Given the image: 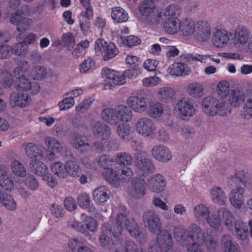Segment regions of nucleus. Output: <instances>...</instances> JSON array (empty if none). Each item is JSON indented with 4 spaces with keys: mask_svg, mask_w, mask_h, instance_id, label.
<instances>
[{
    "mask_svg": "<svg viewBox=\"0 0 252 252\" xmlns=\"http://www.w3.org/2000/svg\"><path fill=\"white\" fill-rule=\"evenodd\" d=\"M241 116L246 119L252 118V90L244 94V105Z\"/></svg>",
    "mask_w": 252,
    "mask_h": 252,
    "instance_id": "30",
    "label": "nucleus"
},
{
    "mask_svg": "<svg viewBox=\"0 0 252 252\" xmlns=\"http://www.w3.org/2000/svg\"><path fill=\"white\" fill-rule=\"evenodd\" d=\"M182 13V9L179 5L170 4V6L165 10L166 21L164 22V31L171 34L180 32L184 36L193 35L196 22L189 18H185L181 21L179 18Z\"/></svg>",
    "mask_w": 252,
    "mask_h": 252,
    "instance_id": "1",
    "label": "nucleus"
},
{
    "mask_svg": "<svg viewBox=\"0 0 252 252\" xmlns=\"http://www.w3.org/2000/svg\"><path fill=\"white\" fill-rule=\"evenodd\" d=\"M127 104L134 112L141 113L147 108L144 97L130 96L127 100Z\"/></svg>",
    "mask_w": 252,
    "mask_h": 252,
    "instance_id": "24",
    "label": "nucleus"
},
{
    "mask_svg": "<svg viewBox=\"0 0 252 252\" xmlns=\"http://www.w3.org/2000/svg\"><path fill=\"white\" fill-rule=\"evenodd\" d=\"M92 132L94 136L102 140L108 139L111 134L110 127L106 124L97 122L92 127Z\"/></svg>",
    "mask_w": 252,
    "mask_h": 252,
    "instance_id": "23",
    "label": "nucleus"
},
{
    "mask_svg": "<svg viewBox=\"0 0 252 252\" xmlns=\"http://www.w3.org/2000/svg\"><path fill=\"white\" fill-rule=\"evenodd\" d=\"M211 28L209 24L205 21L196 22V27L193 34L194 38L200 43L207 42L210 38Z\"/></svg>",
    "mask_w": 252,
    "mask_h": 252,
    "instance_id": "11",
    "label": "nucleus"
},
{
    "mask_svg": "<svg viewBox=\"0 0 252 252\" xmlns=\"http://www.w3.org/2000/svg\"><path fill=\"white\" fill-rule=\"evenodd\" d=\"M47 74L46 68L41 65H36L34 66L30 71V76L34 80H42L44 79Z\"/></svg>",
    "mask_w": 252,
    "mask_h": 252,
    "instance_id": "44",
    "label": "nucleus"
},
{
    "mask_svg": "<svg viewBox=\"0 0 252 252\" xmlns=\"http://www.w3.org/2000/svg\"><path fill=\"white\" fill-rule=\"evenodd\" d=\"M31 171L36 175L42 177L48 171L47 165L43 162L37 159L32 160L30 163Z\"/></svg>",
    "mask_w": 252,
    "mask_h": 252,
    "instance_id": "39",
    "label": "nucleus"
},
{
    "mask_svg": "<svg viewBox=\"0 0 252 252\" xmlns=\"http://www.w3.org/2000/svg\"><path fill=\"white\" fill-rule=\"evenodd\" d=\"M147 184L148 189L151 192L159 193L164 190L166 181L162 175L156 174L148 178Z\"/></svg>",
    "mask_w": 252,
    "mask_h": 252,
    "instance_id": "15",
    "label": "nucleus"
},
{
    "mask_svg": "<svg viewBox=\"0 0 252 252\" xmlns=\"http://www.w3.org/2000/svg\"><path fill=\"white\" fill-rule=\"evenodd\" d=\"M102 119L110 125H117L115 108H105L101 112Z\"/></svg>",
    "mask_w": 252,
    "mask_h": 252,
    "instance_id": "45",
    "label": "nucleus"
},
{
    "mask_svg": "<svg viewBox=\"0 0 252 252\" xmlns=\"http://www.w3.org/2000/svg\"><path fill=\"white\" fill-rule=\"evenodd\" d=\"M220 247L223 252H240L238 245L229 235H224L222 236Z\"/></svg>",
    "mask_w": 252,
    "mask_h": 252,
    "instance_id": "27",
    "label": "nucleus"
},
{
    "mask_svg": "<svg viewBox=\"0 0 252 252\" xmlns=\"http://www.w3.org/2000/svg\"><path fill=\"white\" fill-rule=\"evenodd\" d=\"M211 198L214 203L220 205H224L227 200L226 195L221 188L214 187L211 190Z\"/></svg>",
    "mask_w": 252,
    "mask_h": 252,
    "instance_id": "36",
    "label": "nucleus"
},
{
    "mask_svg": "<svg viewBox=\"0 0 252 252\" xmlns=\"http://www.w3.org/2000/svg\"><path fill=\"white\" fill-rule=\"evenodd\" d=\"M109 189L106 187L100 186L94 190L93 199L97 204H102L109 198Z\"/></svg>",
    "mask_w": 252,
    "mask_h": 252,
    "instance_id": "33",
    "label": "nucleus"
},
{
    "mask_svg": "<svg viewBox=\"0 0 252 252\" xmlns=\"http://www.w3.org/2000/svg\"><path fill=\"white\" fill-rule=\"evenodd\" d=\"M151 155L154 158L161 162H166L171 160L172 157L170 150L164 145L158 144L153 147Z\"/></svg>",
    "mask_w": 252,
    "mask_h": 252,
    "instance_id": "16",
    "label": "nucleus"
},
{
    "mask_svg": "<svg viewBox=\"0 0 252 252\" xmlns=\"http://www.w3.org/2000/svg\"><path fill=\"white\" fill-rule=\"evenodd\" d=\"M7 72L2 76L0 80L1 85L5 88L10 87L14 82V77L9 69H8Z\"/></svg>",
    "mask_w": 252,
    "mask_h": 252,
    "instance_id": "64",
    "label": "nucleus"
},
{
    "mask_svg": "<svg viewBox=\"0 0 252 252\" xmlns=\"http://www.w3.org/2000/svg\"><path fill=\"white\" fill-rule=\"evenodd\" d=\"M86 137L82 135L76 134L74 135L72 144L73 147L80 153H84L89 150L91 145L85 142Z\"/></svg>",
    "mask_w": 252,
    "mask_h": 252,
    "instance_id": "32",
    "label": "nucleus"
},
{
    "mask_svg": "<svg viewBox=\"0 0 252 252\" xmlns=\"http://www.w3.org/2000/svg\"><path fill=\"white\" fill-rule=\"evenodd\" d=\"M12 173L16 177L24 178L27 176V171L24 164L17 159L13 160L10 165Z\"/></svg>",
    "mask_w": 252,
    "mask_h": 252,
    "instance_id": "35",
    "label": "nucleus"
},
{
    "mask_svg": "<svg viewBox=\"0 0 252 252\" xmlns=\"http://www.w3.org/2000/svg\"><path fill=\"white\" fill-rule=\"evenodd\" d=\"M250 29L246 26L239 25L233 31V36L232 38V44L239 50L246 46L251 36Z\"/></svg>",
    "mask_w": 252,
    "mask_h": 252,
    "instance_id": "9",
    "label": "nucleus"
},
{
    "mask_svg": "<svg viewBox=\"0 0 252 252\" xmlns=\"http://www.w3.org/2000/svg\"><path fill=\"white\" fill-rule=\"evenodd\" d=\"M245 189L239 186L232 189L229 194V200L231 204L236 209H240L243 205L245 199Z\"/></svg>",
    "mask_w": 252,
    "mask_h": 252,
    "instance_id": "18",
    "label": "nucleus"
},
{
    "mask_svg": "<svg viewBox=\"0 0 252 252\" xmlns=\"http://www.w3.org/2000/svg\"><path fill=\"white\" fill-rule=\"evenodd\" d=\"M15 88L17 90L24 91L31 90V93L33 94H37L40 90V86L37 82L32 83L31 81L25 77H22L16 81Z\"/></svg>",
    "mask_w": 252,
    "mask_h": 252,
    "instance_id": "20",
    "label": "nucleus"
},
{
    "mask_svg": "<svg viewBox=\"0 0 252 252\" xmlns=\"http://www.w3.org/2000/svg\"><path fill=\"white\" fill-rule=\"evenodd\" d=\"M143 223L147 226L149 231L157 234L161 230V221L158 214L155 211H146L143 215Z\"/></svg>",
    "mask_w": 252,
    "mask_h": 252,
    "instance_id": "10",
    "label": "nucleus"
},
{
    "mask_svg": "<svg viewBox=\"0 0 252 252\" xmlns=\"http://www.w3.org/2000/svg\"><path fill=\"white\" fill-rule=\"evenodd\" d=\"M157 242L158 245L165 251H167L172 246V238L171 234L166 230L161 229L157 233Z\"/></svg>",
    "mask_w": 252,
    "mask_h": 252,
    "instance_id": "25",
    "label": "nucleus"
},
{
    "mask_svg": "<svg viewBox=\"0 0 252 252\" xmlns=\"http://www.w3.org/2000/svg\"><path fill=\"white\" fill-rule=\"evenodd\" d=\"M175 238L185 245L187 243L203 244L206 242L210 249H214L216 246V241L212 236L206 238L202 228L196 223H191L186 229L184 226L176 227L174 230Z\"/></svg>",
    "mask_w": 252,
    "mask_h": 252,
    "instance_id": "3",
    "label": "nucleus"
},
{
    "mask_svg": "<svg viewBox=\"0 0 252 252\" xmlns=\"http://www.w3.org/2000/svg\"><path fill=\"white\" fill-rule=\"evenodd\" d=\"M114 161V159L110 156L106 154L99 155L96 158L98 165L105 170L111 168L109 167L112 165Z\"/></svg>",
    "mask_w": 252,
    "mask_h": 252,
    "instance_id": "52",
    "label": "nucleus"
},
{
    "mask_svg": "<svg viewBox=\"0 0 252 252\" xmlns=\"http://www.w3.org/2000/svg\"><path fill=\"white\" fill-rule=\"evenodd\" d=\"M179 116L183 119L190 118L197 113V105L191 98L184 97L180 99L176 105Z\"/></svg>",
    "mask_w": 252,
    "mask_h": 252,
    "instance_id": "8",
    "label": "nucleus"
},
{
    "mask_svg": "<svg viewBox=\"0 0 252 252\" xmlns=\"http://www.w3.org/2000/svg\"><path fill=\"white\" fill-rule=\"evenodd\" d=\"M51 169L59 178H65L67 177L65 163L63 164L61 162H55L51 166Z\"/></svg>",
    "mask_w": 252,
    "mask_h": 252,
    "instance_id": "53",
    "label": "nucleus"
},
{
    "mask_svg": "<svg viewBox=\"0 0 252 252\" xmlns=\"http://www.w3.org/2000/svg\"><path fill=\"white\" fill-rule=\"evenodd\" d=\"M103 176L112 186L117 188L120 186V179L116 171L113 168H108L103 172Z\"/></svg>",
    "mask_w": 252,
    "mask_h": 252,
    "instance_id": "40",
    "label": "nucleus"
},
{
    "mask_svg": "<svg viewBox=\"0 0 252 252\" xmlns=\"http://www.w3.org/2000/svg\"><path fill=\"white\" fill-rule=\"evenodd\" d=\"M116 122H128L132 120L133 113L131 110L124 105H120L115 108Z\"/></svg>",
    "mask_w": 252,
    "mask_h": 252,
    "instance_id": "28",
    "label": "nucleus"
},
{
    "mask_svg": "<svg viewBox=\"0 0 252 252\" xmlns=\"http://www.w3.org/2000/svg\"><path fill=\"white\" fill-rule=\"evenodd\" d=\"M244 97L243 93L237 90H233L229 94L228 100L232 106L237 107L240 106L242 102H244Z\"/></svg>",
    "mask_w": 252,
    "mask_h": 252,
    "instance_id": "43",
    "label": "nucleus"
},
{
    "mask_svg": "<svg viewBox=\"0 0 252 252\" xmlns=\"http://www.w3.org/2000/svg\"><path fill=\"white\" fill-rule=\"evenodd\" d=\"M116 162L121 166H129L133 161L132 156L128 153L121 152L117 154L116 158Z\"/></svg>",
    "mask_w": 252,
    "mask_h": 252,
    "instance_id": "48",
    "label": "nucleus"
},
{
    "mask_svg": "<svg viewBox=\"0 0 252 252\" xmlns=\"http://www.w3.org/2000/svg\"><path fill=\"white\" fill-rule=\"evenodd\" d=\"M202 109L205 114L211 116L217 115L221 117L227 116L231 112L229 104L224 99H218L211 96L203 99Z\"/></svg>",
    "mask_w": 252,
    "mask_h": 252,
    "instance_id": "5",
    "label": "nucleus"
},
{
    "mask_svg": "<svg viewBox=\"0 0 252 252\" xmlns=\"http://www.w3.org/2000/svg\"><path fill=\"white\" fill-rule=\"evenodd\" d=\"M134 164L138 169L145 174L152 173L154 171V165L152 161L140 154L136 156Z\"/></svg>",
    "mask_w": 252,
    "mask_h": 252,
    "instance_id": "19",
    "label": "nucleus"
},
{
    "mask_svg": "<svg viewBox=\"0 0 252 252\" xmlns=\"http://www.w3.org/2000/svg\"><path fill=\"white\" fill-rule=\"evenodd\" d=\"M45 144L50 151L56 153H60L62 151L61 143L54 137H47L45 140Z\"/></svg>",
    "mask_w": 252,
    "mask_h": 252,
    "instance_id": "46",
    "label": "nucleus"
},
{
    "mask_svg": "<svg viewBox=\"0 0 252 252\" xmlns=\"http://www.w3.org/2000/svg\"><path fill=\"white\" fill-rule=\"evenodd\" d=\"M170 5L164 9L158 10L153 0H142L139 5L138 10L143 20L154 24L159 23L162 20L163 23L166 21L165 10Z\"/></svg>",
    "mask_w": 252,
    "mask_h": 252,
    "instance_id": "4",
    "label": "nucleus"
},
{
    "mask_svg": "<svg viewBox=\"0 0 252 252\" xmlns=\"http://www.w3.org/2000/svg\"><path fill=\"white\" fill-rule=\"evenodd\" d=\"M116 226L110 228L109 224H103L101 226L102 233L99 238L100 246L105 249L110 247L109 235L111 232L115 238H117L123 233L124 229H126L133 237L137 238L140 234L139 227L136 222L132 218H128L126 214H119L116 219Z\"/></svg>",
    "mask_w": 252,
    "mask_h": 252,
    "instance_id": "2",
    "label": "nucleus"
},
{
    "mask_svg": "<svg viewBox=\"0 0 252 252\" xmlns=\"http://www.w3.org/2000/svg\"><path fill=\"white\" fill-rule=\"evenodd\" d=\"M23 147L25 149L26 155L31 158L42 159L43 158V152L41 149L33 143L24 144Z\"/></svg>",
    "mask_w": 252,
    "mask_h": 252,
    "instance_id": "29",
    "label": "nucleus"
},
{
    "mask_svg": "<svg viewBox=\"0 0 252 252\" xmlns=\"http://www.w3.org/2000/svg\"><path fill=\"white\" fill-rule=\"evenodd\" d=\"M133 126L136 132L143 137L153 139L156 135V124L148 117L137 118L135 120Z\"/></svg>",
    "mask_w": 252,
    "mask_h": 252,
    "instance_id": "7",
    "label": "nucleus"
},
{
    "mask_svg": "<svg viewBox=\"0 0 252 252\" xmlns=\"http://www.w3.org/2000/svg\"><path fill=\"white\" fill-rule=\"evenodd\" d=\"M164 113L163 105L159 102L151 103L148 109V114L154 119L160 118Z\"/></svg>",
    "mask_w": 252,
    "mask_h": 252,
    "instance_id": "42",
    "label": "nucleus"
},
{
    "mask_svg": "<svg viewBox=\"0 0 252 252\" xmlns=\"http://www.w3.org/2000/svg\"><path fill=\"white\" fill-rule=\"evenodd\" d=\"M21 63L20 66L15 68L12 71L13 76L16 78L17 80L22 77H24V73L30 68L29 64L27 61H23Z\"/></svg>",
    "mask_w": 252,
    "mask_h": 252,
    "instance_id": "59",
    "label": "nucleus"
},
{
    "mask_svg": "<svg viewBox=\"0 0 252 252\" xmlns=\"http://www.w3.org/2000/svg\"><path fill=\"white\" fill-rule=\"evenodd\" d=\"M133 172L132 169L128 167H123L121 169V172L119 174L120 183L121 181L128 182L132 178Z\"/></svg>",
    "mask_w": 252,
    "mask_h": 252,
    "instance_id": "58",
    "label": "nucleus"
},
{
    "mask_svg": "<svg viewBox=\"0 0 252 252\" xmlns=\"http://www.w3.org/2000/svg\"><path fill=\"white\" fill-rule=\"evenodd\" d=\"M220 214L216 213H212L210 211L209 216L207 217L205 220V223H207L208 225L212 228L214 229L218 228L221 224L220 218Z\"/></svg>",
    "mask_w": 252,
    "mask_h": 252,
    "instance_id": "51",
    "label": "nucleus"
},
{
    "mask_svg": "<svg viewBox=\"0 0 252 252\" xmlns=\"http://www.w3.org/2000/svg\"><path fill=\"white\" fill-rule=\"evenodd\" d=\"M0 194V204L8 210L15 211L17 208V203L12 195L4 193L1 189Z\"/></svg>",
    "mask_w": 252,
    "mask_h": 252,
    "instance_id": "38",
    "label": "nucleus"
},
{
    "mask_svg": "<svg viewBox=\"0 0 252 252\" xmlns=\"http://www.w3.org/2000/svg\"><path fill=\"white\" fill-rule=\"evenodd\" d=\"M218 213L222 215V219L225 225L230 227L234 224L238 236L240 239H245L248 237L249 231L246 228V223H244L241 221L235 222V219L230 211L223 207L218 210Z\"/></svg>",
    "mask_w": 252,
    "mask_h": 252,
    "instance_id": "6",
    "label": "nucleus"
},
{
    "mask_svg": "<svg viewBox=\"0 0 252 252\" xmlns=\"http://www.w3.org/2000/svg\"><path fill=\"white\" fill-rule=\"evenodd\" d=\"M0 187L9 191L13 190L15 187L12 176L9 173V166L5 164H0Z\"/></svg>",
    "mask_w": 252,
    "mask_h": 252,
    "instance_id": "12",
    "label": "nucleus"
},
{
    "mask_svg": "<svg viewBox=\"0 0 252 252\" xmlns=\"http://www.w3.org/2000/svg\"><path fill=\"white\" fill-rule=\"evenodd\" d=\"M211 211L210 208L203 203H199L193 209V216L196 222L199 224L205 223V220Z\"/></svg>",
    "mask_w": 252,
    "mask_h": 252,
    "instance_id": "21",
    "label": "nucleus"
},
{
    "mask_svg": "<svg viewBox=\"0 0 252 252\" xmlns=\"http://www.w3.org/2000/svg\"><path fill=\"white\" fill-rule=\"evenodd\" d=\"M188 94L192 98H200L203 95L204 88L200 83L194 82L189 84L186 88Z\"/></svg>",
    "mask_w": 252,
    "mask_h": 252,
    "instance_id": "34",
    "label": "nucleus"
},
{
    "mask_svg": "<svg viewBox=\"0 0 252 252\" xmlns=\"http://www.w3.org/2000/svg\"><path fill=\"white\" fill-rule=\"evenodd\" d=\"M111 16L114 22L121 23L126 22L128 19V13L121 7H114L111 9Z\"/></svg>",
    "mask_w": 252,
    "mask_h": 252,
    "instance_id": "37",
    "label": "nucleus"
},
{
    "mask_svg": "<svg viewBox=\"0 0 252 252\" xmlns=\"http://www.w3.org/2000/svg\"><path fill=\"white\" fill-rule=\"evenodd\" d=\"M83 225L86 227V233L88 230L91 232H94L97 229V223L96 221L93 218L88 216L85 214L81 216Z\"/></svg>",
    "mask_w": 252,
    "mask_h": 252,
    "instance_id": "50",
    "label": "nucleus"
},
{
    "mask_svg": "<svg viewBox=\"0 0 252 252\" xmlns=\"http://www.w3.org/2000/svg\"><path fill=\"white\" fill-rule=\"evenodd\" d=\"M26 177L24 181L25 186L32 191L37 190L39 188V184L36 178L32 175Z\"/></svg>",
    "mask_w": 252,
    "mask_h": 252,
    "instance_id": "60",
    "label": "nucleus"
},
{
    "mask_svg": "<svg viewBox=\"0 0 252 252\" xmlns=\"http://www.w3.org/2000/svg\"><path fill=\"white\" fill-rule=\"evenodd\" d=\"M167 71L172 76H185L190 74L191 68L185 63H175L168 68Z\"/></svg>",
    "mask_w": 252,
    "mask_h": 252,
    "instance_id": "22",
    "label": "nucleus"
},
{
    "mask_svg": "<svg viewBox=\"0 0 252 252\" xmlns=\"http://www.w3.org/2000/svg\"><path fill=\"white\" fill-rule=\"evenodd\" d=\"M65 170L68 175L76 178L79 176L81 173L80 166L74 160H68L65 162Z\"/></svg>",
    "mask_w": 252,
    "mask_h": 252,
    "instance_id": "41",
    "label": "nucleus"
},
{
    "mask_svg": "<svg viewBox=\"0 0 252 252\" xmlns=\"http://www.w3.org/2000/svg\"><path fill=\"white\" fill-rule=\"evenodd\" d=\"M251 182V173L245 169L236 170L234 174L230 175L227 178V183L229 186H233L241 183L245 186Z\"/></svg>",
    "mask_w": 252,
    "mask_h": 252,
    "instance_id": "14",
    "label": "nucleus"
},
{
    "mask_svg": "<svg viewBox=\"0 0 252 252\" xmlns=\"http://www.w3.org/2000/svg\"><path fill=\"white\" fill-rule=\"evenodd\" d=\"M31 102V98L26 93L14 91L9 96V103L13 108H25Z\"/></svg>",
    "mask_w": 252,
    "mask_h": 252,
    "instance_id": "13",
    "label": "nucleus"
},
{
    "mask_svg": "<svg viewBox=\"0 0 252 252\" xmlns=\"http://www.w3.org/2000/svg\"><path fill=\"white\" fill-rule=\"evenodd\" d=\"M147 187L144 179L134 178L132 182L131 196L135 198L142 197L145 194Z\"/></svg>",
    "mask_w": 252,
    "mask_h": 252,
    "instance_id": "26",
    "label": "nucleus"
},
{
    "mask_svg": "<svg viewBox=\"0 0 252 252\" xmlns=\"http://www.w3.org/2000/svg\"><path fill=\"white\" fill-rule=\"evenodd\" d=\"M82 5L85 9L81 12V16L85 17L87 19H91L93 16V9L90 0H79Z\"/></svg>",
    "mask_w": 252,
    "mask_h": 252,
    "instance_id": "55",
    "label": "nucleus"
},
{
    "mask_svg": "<svg viewBox=\"0 0 252 252\" xmlns=\"http://www.w3.org/2000/svg\"><path fill=\"white\" fill-rule=\"evenodd\" d=\"M117 42L119 44H123L131 47L140 44L141 40L135 35H129L126 37H120L118 38Z\"/></svg>",
    "mask_w": 252,
    "mask_h": 252,
    "instance_id": "49",
    "label": "nucleus"
},
{
    "mask_svg": "<svg viewBox=\"0 0 252 252\" xmlns=\"http://www.w3.org/2000/svg\"><path fill=\"white\" fill-rule=\"evenodd\" d=\"M229 40L228 32L225 29H217L213 33L212 42L217 48H224L227 45Z\"/></svg>",
    "mask_w": 252,
    "mask_h": 252,
    "instance_id": "17",
    "label": "nucleus"
},
{
    "mask_svg": "<svg viewBox=\"0 0 252 252\" xmlns=\"http://www.w3.org/2000/svg\"><path fill=\"white\" fill-rule=\"evenodd\" d=\"M205 55L198 54H184L181 55V60L182 61L191 63L193 62H199L202 63H205V59L207 56Z\"/></svg>",
    "mask_w": 252,
    "mask_h": 252,
    "instance_id": "47",
    "label": "nucleus"
},
{
    "mask_svg": "<svg viewBox=\"0 0 252 252\" xmlns=\"http://www.w3.org/2000/svg\"><path fill=\"white\" fill-rule=\"evenodd\" d=\"M94 64L95 62L93 59L88 58L79 65V71L81 73H86L94 66Z\"/></svg>",
    "mask_w": 252,
    "mask_h": 252,
    "instance_id": "63",
    "label": "nucleus"
},
{
    "mask_svg": "<svg viewBox=\"0 0 252 252\" xmlns=\"http://www.w3.org/2000/svg\"><path fill=\"white\" fill-rule=\"evenodd\" d=\"M116 132L120 139L128 141L132 139L133 132L130 125L127 123H121L117 125Z\"/></svg>",
    "mask_w": 252,
    "mask_h": 252,
    "instance_id": "31",
    "label": "nucleus"
},
{
    "mask_svg": "<svg viewBox=\"0 0 252 252\" xmlns=\"http://www.w3.org/2000/svg\"><path fill=\"white\" fill-rule=\"evenodd\" d=\"M175 94L174 91L170 87H163L158 93L159 99L165 102L171 99Z\"/></svg>",
    "mask_w": 252,
    "mask_h": 252,
    "instance_id": "54",
    "label": "nucleus"
},
{
    "mask_svg": "<svg viewBox=\"0 0 252 252\" xmlns=\"http://www.w3.org/2000/svg\"><path fill=\"white\" fill-rule=\"evenodd\" d=\"M12 54L18 56H23L26 55L29 50L28 46L23 41L19 42L13 44L11 46Z\"/></svg>",
    "mask_w": 252,
    "mask_h": 252,
    "instance_id": "56",
    "label": "nucleus"
},
{
    "mask_svg": "<svg viewBox=\"0 0 252 252\" xmlns=\"http://www.w3.org/2000/svg\"><path fill=\"white\" fill-rule=\"evenodd\" d=\"M118 53L119 51L116 46L113 43H109L102 56L104 60L108 61L114 58Z\"/></svg>",
    "mask_w": 252,
    "mask_h": 252,
    "instance_id": "57",
    "label": "nucleus"
},
{
    "mask_svg": "<svg viewBox=\"0 0 252 252\" xmlns=\"http://www.w3.org/2000/svg\"><path fill=\"white\" fill-rule=\"evenodd\" d=\"M217 93L221 97H226L230 91L229 83L226 81H220L217 85Z\"/></svg>",
    "mask_w": 252,
    "mask_h": 252,
    "instance_id": "61",
    "label": "nucleus"
},
{
    "mask_svg": "<svg viewBox=\"0 0 252 252\" xmlns=\"http://www.w3.org/2000/svg\"><path fill=\"white\" fill-rule=\"evenodd\" d=\"M74 104L75 101L73 97L68 96L60 101L58 105L61 111H64L70 109L74 106Z\"/></svg>",
    "mask_w": 252,
    "mask_h": 252,
    "instance_id": "62",
    "label": "nucleus"
}]
</instances>
